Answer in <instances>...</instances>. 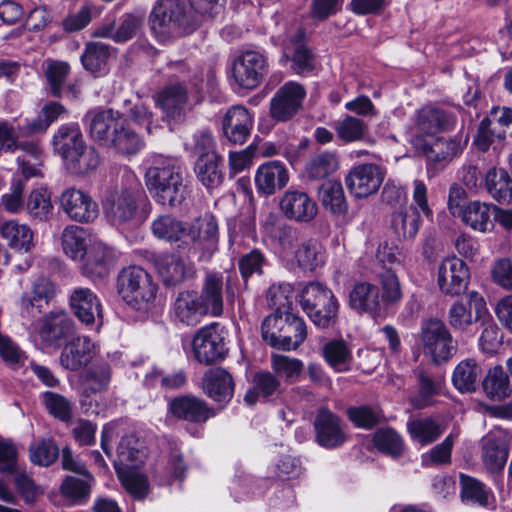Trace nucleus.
I'll return each instance as SVG.
<instances>
[{
	"label": "nucleus",
	"mask_w": 512,
	"mask_h": 512,
	"mask_svg": "<svg viewBox=\"0 0 512 512\" xmlns=\"http://www.w3.org/2000/svg\"><path fill=\"white\" fill-rule=\"evenodd\" d=\"M149 23L153 34L165 41L193 32L199 25V16L192 15L182 0H157Z\"/></svg>",
	"instance_id": "1"
},
{
	"label": "nucleus",
	"mask_w": 512,
	"mask_h": 512,
	"mask_svg": "<svg viewBox=\"0 0 512 512\" xmlns=\"http://www.w3.org/2000/svg\"><path fill=\"white\" fill-rule=\"evenodd\" d=\"M145 182L153 199L164 207H175L185 199L186 186L178 167L159 159L146 170Z\"/></svg>",
	"instance_id": "2"
},
{
	"label": "nucleus",
	"mask_w": 512,
	"mask_h": 512,
	"mask_svg": "<svg viewBox=\"0 0 512 512\" xmlns=\"http://www.w3.org/2000/svg\"><path fill=\"white\" fill-rule=\"evenodd\" d=\"M302 310L321 329L333 326L338 317L339 302L333 291L320 282H309L299 294Z\"/></svg>",
	"instance_id": "3"
},
{
	"label": "nucleus",
	"mask_w": 512,
	"mask_h": 512,
	"mask_svg": "<svg viewBox=\"0 0 512 512\" xmlns=\"http://www.w3.org/2000/svg\"><path fill=\"white\" fill-rule=\"evenodd\" d=\"M118 293L131 307L147 311L154 303L158 287L140 266L123 268L117 278Z\"/></svg>",
	"instance_id": "4"
},
{
	"label": "nucleus",
	"mask_w": 512,
	"mask_h": 512,
	"mask_svg": "<svg viewBox=\"0 0 512 512\" xmlns=\"http://www.w3.org/2000/svg\"><path fill=\"white\" fill-rule=\"evenodd\" d=\"M144 201L137 185L117 188L105 196L104 213L109 222L115 226H136L146 218V213L140 211V205Z\"/></svg>",
	"instance_id": "5"
},
{
	"label": "nucleus",
	"mask_w": 512,
	"mask_h": 512,
	"mask_svg": "<svg viewBox=\"0 0 512 512\" xmlns=\"http://www.w3.org/2000/svg\"><path fill=\"white\" fill-rule=\"evenodd\" d=\"M192 348L199 363L211 364L222 360L228 351L224 329L218 323L200 328L193 337Z\"/></svg>",
	"instance_id": "6"
},
{
	"label": "nucleus",
	"mask_w": 512,
	"mask_h": 512,
	"mask_svg": "<svg viewBox=\"0 0 512 512\" xmlns=\"http://www.w3.org/2000/svg\"><path fill=\"white\" fill-rule=\"evenodd\" d=\"M436 282L445 296H459L470 282V270L465 261L457 256L444 258L437 268Z\"/></svg>",
	"instance_id": "7"
},
{
	"label": "nucleus",
	"mask_w": 512,
	"mask_h": 512,
	"mask_svg": "<svg viewBox=\"0 0 512 512\" xmlns=\"http://www.w3.org/2000/svg\"><path fill=\"white\" fill-rule=\"evenodd\" d=\"M457 122L456 115L435 105L418 109L409 129L411 137L432 136L444 130H451Z\"/></svg>",
	"instance_id": "8"
},
{
	"label": "nucleus",
	"mask_w": 512,
	"mask_h": 512,
	"mask_svg": "<svg viewBox=\"0 0 512 512\" xmlns=\"http://www.w3.org/2000/svg\"><path fill=\"white\" fill-rule=\"evenodd\" d=\"M267 72V58L259 51L246 50L233 61V79L245 89H254L259 86Z\"/></svg>",
	"instance_id": "9"
},
{
	"label": "nucleus",
	"mask_w": 512,
	"mask_h": 512,
	"mask_svg": "<svg viewBox=\"0 0 512 512\" xmlns=\"http://www.w3.org/2000/svg\"><path fill=\"white\" fill-rule=\"evenodd\" d=\"M506 136H512V110L495 107L480 122L475 144L481 151H486L495 139L502 140Z\"/></svg>",
	"instance_id": "10"
},
{
	"label": "nucleus",
	"mask_w": 512,
	"mask_h": 512,
	"mask_svg": "<svg viewBox=\"0 0 512 512\" xmlns=\"http://www.w3.org/2000/svg\"><path fill=\"white\" fill-rule=\"evenodd\" d=\"M421 338L425 350L436 362L448 360L456 351L449 330L440 320L426 321L421 328Z\"/></svg>",
	"instance_id": "11"
},
{
	"label": "nucleus",
	"mask_w": 512,
	"mask_h": 512,
	"mask_svg": "<svg viewBox=\"0 0 512 512\" xmlns=\"http://www.w3.org/2000/svg\"><path fill=\"white\" fill-rule=\"evenodd\" d=\"M305 96L306 91L301 84L287 82L271 98L270 116L278 122L290 120L301 109Z\"/></svg>",
	"instance_id": "12"
},
{
	"label": "nucleus",
	"mask_w": 512,
	"mask_h": 512,
	"mask_svg": "<svg viewBox=\"0 0 512 512\" xmlns=\"http://www.w3.org/2000/svg\"><path fill=\"white\" fill-rule=\"evenodd\" d=\"M60 208L72 220L79 223L94 221L99 214L98 204L80 189L66 188L60 195Z\"/></svg>",
	"instance_id": "13"
},
{
	"label": "nucleus",
	"mask_w": 512,
	"mask_h": 512,
	"mask_svg": "<svg viewBox=\"0 0 512 512\" xmlns=\"http://www.w3.org/2000/svg\"><path fill=\"white\" fill-rule=\"evenodd\" d=\"M384 180L383 170L375 164H362L352 168L345 177V184L356 198H366L376 193Z\"/></svg>",
	"instance_id": "14"
},
{
	"label": "nucleus",
	"mask_w": 512,
	"mask_h": 512,
	"mask_svg": "<svg viewBox=\"0 0 512 512\" xmlns=\"http://www.w3.org/2000/svg\"><path fill=\"white\" fill-rule=\"evenodd\" d=\"M85 120L91 138L103 146H107L125 122L122 114L111 108L89 111Z\"/></svg>",
	"instance_id": "15"
},
{
	"label": "nucleus",
	"mask_w": 512,
	"mask_h": 512,
	"mask_svg": "<svg viewBox=\"0 0 512 512\" xmlns=\"http://www.w3.org/2000/svg\"><path fill=\"white\" fill-rule=\"evenodd\" d=\"M167 121L182 122L188 108V93L181 83H171L159 91L155 97Z\"/></svg>",
	"instance_id": "16"
},
{
	"label": "nucleus",
	"mask_w": 512,
	"mask_h": 512,
	"mask_svg": "<svg viewBox=\"0 0 512 512\" xmlns=\"http://www.w3.org/2000/svg\"><path fill=\"white\" fill-rule=\"evenodd\" d=\"M279 207L286 218L300 223L310 222L318 211L316 202L306 192L296 189L282 195Z\"/></svg>",
	"instance_id": "17"
},
{
	"label": "nucleus",
	"mask_w": 512,
	"mask_h": 512,
	"mask_svg": "<svg viewBox=\"0 0 512 512\" xmlns=\"http://www.w3.org/2000/svg\"><path fill=\"white\" fill-rule=\"evenodd\" d=\"M117 261L114 248L98 239L90 240L82 260L83 272L90 277H104Z\"/></svg>",
	"instance_id": "18"
},
{
	"label": "nucleus",
	"mask_w": 512,
	"mask_h": 512,
	"mask_svg": "<svg viewBox=\"0 0 512 512\" xmlns=\"http://www.w3.org/2000/svg\"><path fill=\"white\" fill-rule=\"evenodd\" d=\"M143 21V14L125 13L121 16L117 26L113 19H105V21L94 30L93 36L123 43L136 36L143 25Z\"/></svg>",
	"instance_id": "19"
},
{
	"label": "nucleus",
	"mask_w": 512,
	"mask_h": 512,
	"mask_svg": "<svg viewBox=\"0 0 512 512\" xmlns=\"http://www.w3.org/2000/svg\"><path fill=\"white\" fill-rule=\"evenodd\" d=\"M208 315L198 297V291L183 290L174 298L171 306L173 320L185 326H195Z\"/></svg>",
	"instance_id": "20"
},
{
	"label": "nucleus",
	"mask_w": 512,
	"mask_h": 512,
	"mask_svg": "<svg viewBox=\"0 0 512 512\" xmlns=\"http://www.w3.org/2000/svg\"><path fill=\"white\" fill-rule=\"evenodd\" d=\"M74 332V321L67 313H52L42 319L39 336L46 347L59 348Z\"/></svg>",
	"instance_id": "21"
},
{
	"label": "nucleus",
	"mask_w": 512,
	"mask_h": 512,
	"mask_svg": "<svg viewBox=\"0 0 512 512\" xmlns=\"http://www.w3.org/2000/svg\"><path fill=\"white\" fill-rule=\"evenodd\" d=\"M252 127L253 116L241 105L229 108L222 120L223 134L233 144L245 143Z\"/></svg>",
	"instance_id": "22"
},
{
	"label": "nucleus",
	"mask_w": 512,
	"mask_h": 512,
	"mask_svg": "<svg viewBox=\"0 0 512 512\" xmlns=\"http://www.w3.org/2000/svg\"><path fill=\"white\" fill-rule=\"evenodd\" d=\"M316 439L322 447L333 449L346 441V435L337 415L325 408L318 410L315 422Z\"/></svg>",
	"instance_id": "23"
},
{
	"label": "nucleus",
	"mask_w": 512,
	"mask_h": 512,
	"mask_svg": "<svg viewBox=\"0 0 512 512\" xmlns=\"http://www.w3.org/2000/svg\"><path fill=\"white\" fill-rule=\"evenodd\" d=\"M349 305L359 314L380 315L383 304L379 287L367 281L355 283L349 292Z\"/></svg>",
	"instance_id": "24"
},
{
	"label": "nucleus",
	"mask_w": 512,
	"mask_h": 512,
	"mask_svg": "<svg viewBox=\"0 0 512 512\" xmlns=\"http://www.w3.org/2000/svg\"><path fill=\"white\" fill-rule=\"evenodd\" d=\"M74 315L85 325L102 319V305L98 296L89 288L78 287L70 295Z\"/></svg>",
	"instance_id": "25"
},
{
	"label": "nucleus",
	"mask_w": 512,
	"mask_h": 512,
	"mask_svg": "<svg viewBox=\"0 0 512 512\" xmlns=\"http://www.w3.org/2000/svg\"><path fill=\"white\" fill-rule=\"evenodd\" d=\"M169 410L174 417L193 423L205 422L215 415L204 400L189 395L172 399Z\"/></svg>",
	"instance_id": "26"
},
{
	"label": "nucleus",
	"mask_w": 512,
	"mask_h": 512,
	"mask_svg": "<svg viewBox=\"0 0 512 512\" xmlns=\"http://www.w3.org/2000/svg\"><path fill=\"white\" fill-rule=\"evenodd\" d=\"M289 181V173L280 161H268L260 165L255 174L258 191L264 195H273L284 188Z\"/></svg>",
	"instance_id": "27"
},
{
	"label": "nucleus",
	"mask_w": 512,
	"mask_h": 512,
	"mask_svg": "<svg viewBox=\"0 0 512 512\" xmlns=\"http://www.w3.org/2000/svg\"><path fill=\"white\" fill-rule=\"evenodd\" d=\"M96 353L95 344L86 336H79L69 342L60 355L63 368L77 371L86 366Z\"/></svg>",
	"instance_id": "28"
},
{
	"label": "nucleus",
	"mask_w": 512,
	"mask_h": 512,
	"mask_svg": "<svg viewBox=\"0 0 512 512\" xmlns=\"http://www.w3.org/2000/svg\"><path fill=\"white\" fill-rule=\"evenodd\" d=\"M189 235L204 250L201 258L210 259L218 249V223L210 214L197 219L190 227Z\"/></svg>",
	"instance_id": "29"
},
{
	"label": "nucleus",
	"mask_w": 512,
	"mask_h": 512,
	"mask_svg": "<svg viewBox=\"0 0 512 512\" xmlns=\"http://www.w3.org/2000/svg\"><path fill=\"white\" fill-rule=\"evenodd\" d=\"M202 388L214 401L227 403L233 396L234 382L226 370L215 367L204 374Z\"/></svg>",
	"instance_id": "30"
},
{
	"label": "nucleus",
	"mask_w": 512,
	"mask_h": 512,
	"mask_svg": "<svg viewBox=\"0 0 512 512\" xmlns=\"http://www.w3.org/2000/svg\"><path fill=\"white\" fill-rule=\"evenodd\" d=\"M198 297L208 315L221 316L224 310L222 276L217 273H207Z\"/></svg>",
	"instance_id": "31"
},
{
	"label": "nucleus",
	"mask_w": 512,
	"mask_h": 512,
	"mask_svg": "<svg viewBox=\"0 0 512 512\" xmlns=\"http://www.w3.org/2000/svg\"><path fill=\"white\" fill-rule=\"evenodd\" d=\"M262 233L283 250H290L300 240V232L282 223L278 216L270 214L262 223Z\"/></svg>",
	"instance_id": "32"
},
{
	"label": "nucleus",
	"mask_w": 512,
	"mask_h": 512,
	"mask_svg": "<svg viewBox=\"0 0 512 512\" xmlns=\"http://www.w3.org/2000/svg\"><path fill=\"white\" fill-rule=\"evenodd\" d=\"M483 188L499 204L512 202V178L504 168H489L484 174Z\"/></svg>",
	"instance_id": "33"
},
{
	"label": "nucleus",
	"mask_w": 512,
	"mask_h": 512,
	"mask_svg": "<svg viewBox=\"0 0 512 512\" xmlns=\"http://www.w3.org/2000/svg\"><path fill=\"white\" fill-rule=\"evenodd\" d=\"M54 151L59 154L65 164L84 145L82 133L77 124L61 125L53 137Z\"/></svg>",
	"instance_id": "34"
},
{
	"label": "nucleus",
	"mask_w": 512,
	"mask_h": 512,
	"mask_svg": "<svg viewBox=\"0 0 512 512\" xmlns=\"http://www.w3.org/2000/svg\"><path fill=\"white\" fill-rule=\"evenodd\" d=\"M194 171L197 179L207 189L218 187L224 178L222 159L216 152H208L198 156Z\"/></svg>",
	"instance_id": "35"
},
{
	"label": "nucleus",
	"mask_w": 512,
	"mask_h": 512,
	"mask_svg": "<svg viewBox=\"0 0 512 512\" xmlns=\"http://www.w3.org/2000/svg\"><path fill=\"white\" fill-rule=\"evenodd\" d=\"M509 455L506 443L498 436L487 435L482 440L481 459L486 469L492 473L503 470Z\"/></svg>",
	"instance_id": "36"
},
{
	"label": "nucleus",
	"mask_w": 512,
	"mask_h": 512,
	"mask_svg": "<svg viewBox=\"0 0 512 512\" xmlns=\"http://www.w3.org/2000/svg\"><path fill=\"white\" fill-rule=\"evenodd\" d=\"M155 267L164 284L176 285L184 281L190 267L177 255L161 254L155 260Z\"/></svg>",
	"instance_id": "37"
},
{
	"label": "nucleus",
	"mask_w": 512,
	"mask_h": 512,
	"mask_svg": "<svg viewBox=\"0 0 512 512\" xmlns=\"http://www.w3.org/2000/svg\"><path fill=\"white\" fill-rule=\"evenodd\" d=\"M494 206L485 202L472 201L460 212L462 221L471 229L487 232L493 228Z\"/></svg>",
	"instance_id": "38"
},
{
	"label": "nucleus",
	"mask_w": 512,
	"mask_h": 512,
	"mask_svg": "<svg viewBox=\"0 0 512 512\" xmlns=\"http://www.w3.org/2000/svg\"><path fill=\"white\" fill-rule=\"evenodd\" d=\"M485 395L494 401H502L512 394V384L502 366L490 368L482 382Z\"/></svg>",
	"instance_id": "39"
},
{
	"label": "nucleus",
	"mask_w": 512,
	"mask_h": 512,
	"mask_svg": "<svg viewBox=\"0 0 512 512\" xmlns=\"http://www.w3.org/2000/svg\"><path fill=\"white\" fill-rule=\"evenodd\" d=\"M294 258L301 269L314 271L324 266L325 249L319 241L308 239L298 245L294 251Z\"/></svg>",
	"instance_id": "40"
},
{
	"label": "nucleus",
	"mask_w": 512,
	"mask_h": 512,
	"mask_svg": "<svg viewBox=\"0 0 512 512\" xmlns=\"http://www.w3.org/2000/svg\"><path fill=\"white\" fill-rule=\"evenodd\" d=\"M143 452L135 435L123 436L117 449V460L114 462L116 472L136 469L143 463Z\"/></svg>",
	"instance_id": "41"
},
{
	"label": "nucleus",
	"mask_w": 512,
	"mask_h": 512,
	"mask_svg": "<svg viewBox=\"0 0 512 512\" xmlns=\"http://www.w3.org/2000/svg\"><path fill=\"white\" fill-rule=\"evenodd\" d=\"M253 387L249 389L245 396L244 401L252 406L259 401L260 398H268L280 389L281 383L277 376L268 371H260L253 376Z\"/></svg>",
	"instance_id": "42"
},
{
	"label": "nucleus",
	"mask_w": 512,
	"mask_h": 512,
	"mask_svg": "<svg viewBox=\"0 0 512 512\" xmlns=\"http://www.w3.org/2000/svg\"><path fill=\"white\" fill-rule=\"evenodd\" d=\"M87 231L76 225H68L62 232L61 243L65 254L75 261H81L88 249Z\"/></svg>",
	"instance_id": "43"
},
{
	"label": "nucleus",
	"mask_w": 512,
	"mask_h": 512,
	"mask_svg": "<svg viewBox=\"0 0 512 512\" xmlns=\"http://www.w3.org/2000/svg\"><path fill=\"white\" fill-rule=\"evenodd\" d=\"M481 369L474 359H465L457 364L452 374V383L461 393L474 392L477 388Z\"/></svg>",
	"instance_id": "44"
},
{
	"label": "nucleus",
	"mask_w": 512,
	"mask_h": 512,
	"mask_svg": "<svg viewBox=\"0 0 512 512\" xmlns=\"http://www.w3.org/2000/svg\"><path fill=\"white\" fill-rule=\"evenodd\" d=\"M323 207L334 215H344L348 209L343 186L338 181H327L319 188Z\"/></svg>",
	"instance_id": "45"
},
{
	"label": "nucleus",
	"mask_w": 512,
	"mask_h": 512,
	"mask_svg": "<svg viewBox=\"0 0 512 512\" xmlns=\"http://www.w3.org/2000/svg\"><path fill=\"white\" fill-rule=\"evenodd\" d=\"M95 478L92 474L83 475L82 478L67 476L61 484V493L74 504H84L88 501Z\"/></svg>",
	"instance_id": "46"
},
{
	"label": "nucleus",
	"mask_w": 512,
	"mask_h": 512,
	"mask_svg": "<svg viewBox=\"0 0 512 512\" xmlns=\"http://www.w3.org/2000/svg\"><path fill=\"white\" fill-rule=\"evenodd\" d=\"M1 236L13 249L28 252L33 247V232L26 224L7 221L1 226Z\"/></svg>",
	"instance_id": "47"
},
{
	"label": "nucleus",
	"mask_w": 512,
	"mask_h": 512,
	"mask_svg": "<svg viewBox=\"0 0 512 512\" xmlns=\"http://www.w3.org/2000/svg\"><path fill=\"white\" fill-rule=\"evenodd\" d=\"M106 147L113 148L122 156L131 157L143 149L144 141L124 122Z\"/></svg>",
	"instance_id": "48"
},
{
	"label": "nucleus",
	"mask_w": 512,
	"mask_h": 512,
	"mask_svg": "<svg viewBox=\"0 0 512 512\" xmlns=\"http://www.w3.org/2000/svg\"><path fill=\"white\" fill-rule=\"evenodd\" d=\"M287 322L284 331L280 334V343L277 349L291 351L297 349L306 339L307 329L302 318L287 313Z\"/></svg>",
	"instance_id": "49"
},
{
	"label": "nucleus",
	"mask_w": 512,
	"mask_h": 512,
	"mask_svg": "<svg viewBox=\"0 0 512 512\" xmlns=\"http://www.w3.org/2000/svg\"><path fill=\"white\" fill-rule=\"evenodd\" d=\"M468 137L455 136L437 139L427 153V157L435 162H449L459 156L466 146Z\"/></svg>",
	"instance_id": "50"
},
{
	"label": "nucleus",
	"mask_w": 512,
	"mask_h": 512,
	"mask_svg": "<svg viewBox=\"0 0 512 512\" xmlns=\"http://www.w3.org/2000/svg\"><path fill=\"white\" fill-rule=\"evenodd\" d=\"M407 430L413 441L421 445H428L441 436L444 427L432 418L426 417L408 421Z\"/></svg>",
	"instance_id": "51"
},
{
	"label": "nucleus",
	"mask_w": 512,
	"mask_h": 512,
	"mask_svg": "<svg viewBox=\"0 0 512 512\" xmlns=\"http://www.w3.org/2000/svg\"><path fill=\"white\" fill-rule=\"evenodd\" d=\"M153 235L167 242L179 241L187 232L182 221L170 214L160 215L151 223Z\"/></svg>",
	"instance_id": "52"
},
{
	"label": "nucleus",
	"mask_w": 512,
	"mask_h": 512,
	"mask_svg": "<svg viewBox=\"0 0 512 512\" xmlns=\"http://www.w3.org/2000/svg\"><path fill=\"white\" fill-rule=\"evenodd\" d=\"M322 355L328 365L336 372H344L349 370L352 354L343 340H332L324 344Z\"/></svg>",
	"instance_id": "53"
},
{
	"label": "nucleus",
	"mask_w": 512,
	"mask_h": 512,
	"mask_svg": "<svg viewBox=\"0 0 512 512\" xmlns=\"http://www.w3.org/2000/svg\"><path fill=\"white\" fill-rule=\"evenodd\" d=\"M339 160L335 153L323 151L313 155L305 166L307 176L313 180L328 177L337 171Z\"/></svg>",
	"instance_id": "54"
},
{
	"label": "nucleus",
	"mask_w": 512,
	"mask_h": 512,
	"mask_svg": "<svg viewBox=\"0 0 512 512\" xmlns=\"http://www.w3.org/2000/svg\"><path fill=\"white\" fill-rule=\"evenodd\" d=\"M41 112L43 119L39 118L27 122L24 127L20 128L23 135H33L46 131L51 123L66 114L67 110L62 104L52 101L45 104Z\"/></svg>",
	"instance_id": "55"
},
{
	"label": "nucleus",
	"mask_w": 512,
	"mask_h": 512,
	"mask_svg": "<svg viewBox=\"0 0 512 512\" xmlns=\"http://www.w3.org/2000/svg\"><path fill=\"white\" fill-rule=\"evenodd\" d=\"M301 37L302 35L298 33L294 38L286 36L284 39L279 38V41L284 46L285 50L287 49V41L295 44V51L292 56V69L299 75H305L314 70L315 64L312 52L306 46L299 43ZM285 56L287 57L286 52Z\"/></svg>",
	"instance_id": "56"
},
{
	"label": "nucleus",
	"mask_w": 512,
	"mask_h": 512,
	"mask_svg": "<svg viewBox=\"0 0 512 512\" xmlns=\"http://www.w3.org/2000/svg\"><path fill=\"white\" fill-rule=\"evenodd\" d=\"M109 56V45L101 42H91L87 44L85 52L81 56V62L86 70L92 73H101L106 68Z\"/></svg>",
	"instance_id": "57"
},
{
	"label": "nucleus",
	"mask_w": 512,
	"mask_h": 512,
	"mask_svg": "<svg viewBox=\"0 0 512 512\" xmlns=\"http://www.w3.org/2000/svg\"><path fill=\"white\" fill-rule=\"evenodd\" d=\"M26 208L34 219L40 221L49 219L53 211L51 193L46 188L32 190L28 196Z\"/></svg>",
	"instance_id": "58"
},
{
	"label": "nucleus",
	"mask_w": 512,
	"mask_h": 512,
	"mask_svg": "<svg viewBox=\"0 0 512 512\" xmlns=\"http://www.w3.org/2000/svg\"><path fill=\"white\" fill-rule=\"evenodd\" d=\"M59 456V448L52 438H42L29 446V459L38 466L48 467Z\"/></svg>",
	"instance_id": "59"
},
{
	"label": "nucleus",
	"mask_w": 512,
	"mask_h": 512,
	"mask_svg": "<svg viewBox=\"0 0 512 512\" xmlns=\"http://www.w3.org/2000/svg\"><path fill=\"white\" fill-rule=\"evenodd\" d=\"M420 226V214L415 210L399 211L392 216V228L399 239H412Z\"/></svg>",
	"instance_id": "60"
},
{
	"label": "nucleus",
	"mask_w": 512,
	"mask_h": 512,
	"mask_svg": "<svg viewBox=\"0 0 512 512\" xmlns=\"http://www.w3.org/2000/svg\"><path fill=\"white\" fill-rule=\"evenodd\" d=\"M44 407L54 418L68 422L72 418V403L61 394L46 391L41 394Z\"/></svg>",
	"instance_id": "61"
},
{
	"label": "nucleus",
	"mask_w": 512,
	"mask_h": 512,
	"mask_svg": "<svg viewBox=\"0 0 512 512\" xmlns=\"http://www.w3.org/2000/svg\"><path fill=\"white\" fill-rule=\"evenodd\" d=\"M110 376L111 370L107 363L93 365L82 378L85 393H96L106 389Z\"/></svg>",
	"instance_id": "62"
},
{
	"label": "nucleus",
	"mask_w": 512,
	"mask_h": 512,
	"mask_svg": "<svg viewBox=\"0 0 512 512\" xmlns=\"http://www.w3.org/2000/svg\"><path fill=\"white\" fill-rule=\"evenodd\" d=\"M100 157L93 147L86 146L85 144L79 149L72 159L66 163L68 169L73 173L85 174L98 167Z\"/></svg>",
	"instance_id": "63"
},
{
	"label": "nucleus",
	"mask_w": 512,
	"mask_h": 512,
	"mask_svg": "<svg viewBox=\"0 0 512 512\" xmlns=\"http://www.w3.org/2000/svg\"><path fill=\"white\" fill-rule=\"evenodd\" d=\"M287 313L289 311L275 312L267 316L261 327L262 337L270 346L278 348L280 343V334L284 331L286 325Z\"/></svg>",
	"instance_id": "64"
}]
</instances>
